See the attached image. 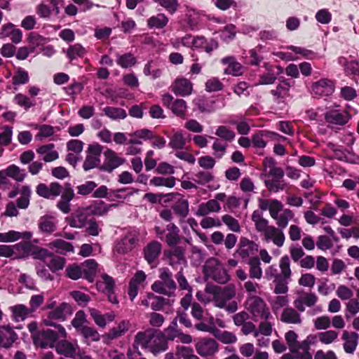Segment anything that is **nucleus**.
<instances>
[{
    "instance_id": "f257e3e1",
    "label": "nucleus",
    "mask_w": 359,
    "mask_h": 359,
    "mask_svg": "<svg viewBox=\"0 0 359 359\" xmlns=\"http://www.w3.org/2000/svg\"><path fill=\"white\" fill-rule=\"evenodd\" d=\"M251 219L263 242L272 243L278 248L284 245L285 236L283 230L270 225L269 221L263 217V213L261 211L255 210L252 214Z\"/></svg>"
},
{
    "instance_id": "f03ea898",
    "label": "nucleus",
    "mask_w": 359,
    "mask_h": 359,
    "mask_svg": "<svg viewBox=\"0 0 359 359\" xmlns=\"http://www.w3.org/2000/svg\"><path fill=\"white\" fill-rule=\"evenodd\" d=\"M245 309L253 321L266 325L273 330L274 318L262 298L256 295L249 296L245 301Z\"/></svg>"
},
{
    "instance_id": "7ed1b4c3",
    "label": "nucleus",
    "mask_w": 359,
    "mask_h": 359,
    "mask_svg": "<svg viewBox=\"0 0 359 359\" xmlns=\"http://www.w3.org/2000/svg\"><path fill=\"white\" fill-rule=\"evenodd\" d=\"M56 302L51 301L46 305V309H50L46 316L43 318V323L46 326L54 327L59 330L60 334L62 337H66L67 332L65 329L57 322L65 320L69 316H72L73 311L72 306L65 302L55 306Z\"/></svg>"
},
{
    "instance_id": "20e7f679",
    "label": "nucleus",
    "mask_w": 359,
    "mask_h": 359,
    "mask_svg": "<svg viewBox=\"0 0 359 359\" xmlns=\"http://www.w3.org/2000/svg\"><path fill=\"white\" fill-rule=\"evenodd\" d=\"M206 292L212 296L211 301L215 306L225 309L229 313H233L237 310L238 305L235 301L227 304V302L236 295L234 286L226 285L223 287L218 286L207 287Z\"/></svg>"
},
{
    "instance_id": "39448f33",
    "label": "nucleus",
    "mask_w": 359,
    "mask_h": 359,
    "mask_svg": "<svg viewBox=\"0 0 359 359\" xmlns=\"http://www.w3.org/2000/svg\"><path fill=\"white\" fill-rule=\"evenodd\" d=\"M280 276L273 280V292L278 294H286L288 292V284L291 280L292 270L290 259L287 255L283 256L279 261Z\"/></svg>"
},
{
    "instance_id": "423d86ee",
    "label": "nucleus",
    "mask_w": 359,
    "mask_h": 359,
    "mask_svg": "<svg viewBox=\"0 0 359 359\" xmlns=\"http://www.w3.org/2000/svg\"><path fill=\"white\" fill-rule=\"evenodd\" d=\"M159 278L160 280L155 281L151 285L152 290L168 296L173 294L177 286L170 270L168 268L161 269Z\"/></svg>"
},
{
    "instance_id": "0eeeda50",
    "label": "nucleus",
    "mask_w": 359,
    "mask_h": 359,
    "mask_svg": "<svg viewBox=\"0 0 359 359\" xmlns=\"http://www.w3.org/2000/svg\"><path fill=\"white\" fill-rule=\"evenodd\" d=\"M203 270L206 276L219 283L224 284L229 280V276L226 271L217 259H208L204 266Z\"/></svg>"
},
{
    "instance_id": "6e6552de",
    "label": "nucleus",
    "mask_w": 359,
    "mask_h": 359,
    "mask_svg": "<svg viewBox=\"0 0 359 359\" xmlns=\"http://www.w3.org/2000/svg\"><path fill=\"white\" fill-rule=\"evenodd\" d=\"M195 348L199 355L210 359L218 351V344L214 339L203 337L195 344Z\"/></svg>"
},
{
    "instance_id": "1a4fd4ad",
    "label": "nucleus",
    "mask_w": 359,
    "mask_h": 359,
    "mask_svg": "<svg viewBox=\"0 0 359 359\" xmlns=\"http://www.w3.org/2000/svg\"><path fill=\"white\" fill-rule=\"evenodd\" d=\"M38 255L43 259L45 264L53 273L62 270L66 260L65 258L49 253L47 250L40 248L37 252Z\"/></svg>"
},
{
    "instance_id": "9d476101",
    "label": "nucleus",
    "mask_w": 359,
    "mask_h": 359,
    "mask_svg": "<svg viewBox=\"0 0 359 359\" xmlns=\"http://www.w3.org/2000/svg\"><path fill=\"white\" fill-rule=\"evenodd\" d=\"M155 231L157 236L161 240L165 241L169 246H175L180 241V230L172 223L168 224L165 230L156 226Z\"/></svg>"
},
{
    "instance_id": "9b49d317",
    "label": "nucleus",
    "mask_w": 359,
    "mask_h": 359,
    "mask_svg": "<svg viewBox=\"0 0 359 359\" xmlns=\"http://www.w3.org/2000/svg\"><path fill=\"white\" fill-rule=\"evenodd\" d=\"M317 302L318 297L315 293L299 291L297 297L294 300L293 304L299 312H304L306 307L311 308L316 305Z\"/></svg>"
},
{
    "instance_id": "f8f14e48",
    "label": "nucleus",
    "mask_w": 359,
    "mask_h": 359,
    "mask_svg": "<svg viewBox=\"0 0 359 359\" xmlns=\"http://www.w3.org/2000/svg\"><path fill=\"white\" fill-rule=\"evenodd\" d=\"M258 245L248 238L241 240L240 246L236 254L245 262H248L253 257H258L256 253L258 251Z\"/></svg>"
},
{
    "instance_id": "ddd939ff",
    "label": "nucleus",
    "mask_w": 359,
    "mask_h": 359,
    "mask_svg": "<svg viewBox=\"0 0 359 359\" xmlns=\"http://www.w3.org/2000/svg\"><path fill=\"white\" fill-rule=\"evenodd\" d=\"M153 334L154 329L152 328H149L144 331L138 332L136 334L133 344V349L135 351V354L138 356H142V353L139 350V348L141 347L144 349H148Z\"/></svg>"
},
{
    "instance_id": "4468645a",
    "label": "nucleus",
    "mask_w": 359,
    "mask_h": 359,
    "mask_svg": "<svg viewBox=\"0 0 359 359\" xmlns=\"http://www.w3.org/2000/svg\"><path fill=\"white\" fill-rule=\"evenodd\" d=\"M138 241L135 231L128 232L123 238L116 243L114 250L119 254H126L131 251Z\"/></svg>"
},
{
    "instance_id": "2eb2a0df",
    "label": "nucleus",
    "mask_w": 359,
    "mask_h": 359,
    "mask_svg": "<svg viewBox=\"0 0 359 359\" xmlns=\"http://www.w3.org/2000/svg\"><path fill=\"white\" fill-rule=\"evenodd\" d=\"M101 152L102 147L99 144H93L89 145L88 154L83 165V168L86 171L95 168L99 165Z\"/></svg>"
},
{
    "instance_id": "dca6fc26",
    "label": "nucleus",
    "mask_w": 359,
    "mask_h": 359,
    "mask_svg": "<svg viewBox=\"0 0 359 359\" xmlns=\"http://www.w3.org/2000/svg\"><path fill=\"white\" fill-rule=\"evenodd\" d=\"M168 349V341L165 335L160 331L154 329V334L151 339L148 350L154 355L164 352Z\"/></svg>"
},
{
    "instance_id": "f3484780",
    "label": "nucleus",
    "mask_w": 359,
    "mask_h": 359,
    "mask_svg": "<svg viewBox=\"0 0 359 359\" xmlns=\"http://www.w3.org/2000/svg\"><path fill=\"white\" fill-rule=\"evenodd\" d=\"M59 337H62L59 330H52L50 329L43 330L38 335L35 343L41 347H53Z\"/></svg>"
},
{
    "instance_id": "a211bd4d",
    "label": "nucleus",
    "mask_w": 359,
    "mask_h": 359,
    "mask_svg": "<svg viewBox=\"0 0 359 359\" xmlns=\"http://www.w3.org/2000/svg\"><path fill=\"white\" fill-rule=\"evenodd\" d=\"M241 332L245 335L252 334L255 337H258L260 335L271 336L273 330L266 325L259 323L257 327L253 323L248 321L242 325Z\"/></svg>"
},
{
    "instance_id": "6ab92c4d",
    "label": "nucleus",
    "mask_w": 359,
    "mask_h": 359,
    "mask_svg": "<svg viewBox=\"0 0 359 359\" xmlns=\"http://www.w3.org/2000/svg\"><path fill=\"white\" fill-rule=\"evenodd\" d=\"M61 199L57 204V208L63 213L67 214L70 211V201L74 197V190L70 184L67 183L61 192Z\"/></svg>"
},
{
    "instance_id": "aec40b11",
    "label": "nucleus",
    "mask_w": 359,
    "mask_h": 359,
    "mask_svg": "<svg viewBox=\"0 0 359 359\" xmlns=\"http://www.w3.org/2000/svg\"><path fill=\"white\" fill-rule=\"evenodd\" d=\"M172 90L176 95L187 96L191 93L192 83L186 78L180 77L175 79L171 86Z\"/></svg>"
},
{
    "instance_id": "412c9836",
    "label": "nucleus",
    "mask_w": 359,
    "mask_h": 359,
    "mask_svg": "<svg viewBox=\"0 0 359 359\" xmlns=\"http://www.w3.org/2000/svg\"><path fill=\"white\" fill-rule=\"evenodd\" d=\"M191 313L192 317L196 320L201 321L195 325V328L198 331L202 332H210L211 326L206 323L202 321L203 319V309L202 306L198 303H194L191 304Z\"/></svg>"
},
{
    "instance_id": "4be33fe9",
    "label": "nucleus",
    "mask_w": 359,
    "mask_h": 359,
    "mask_svg": "<svg viewBox=\"0 0 359 359\" xmlns=\"http://www.w3.org/2000/svg\"><path fill=\"white\" fill-rule=\"evenodd\" d=\"M169 264L180 269L187 263L184 250L180 247H173L168 253Z\"/></svg>"
},
{
    "instance_id": "5701e85b",
    "label": "nucleus",
    "mask_w": 359,
    "mask_h": 359,
    "mask_svg": "<svg viewBox=\"0 0 359 359\" xmlns=\"http://www.w3.org/2000/svg\"><path fill=\"white\" fill-rule=\"evenodd\" d=\"M341 339L344 341L343 344L344 351L347 353H353L358 344L359 334L355 332L344 330Z\"/></svg>"
},
{
    "instance_id": "b1692460",
    "label": "nucleus",
    "mask_w": 359,
    "mask_h": 359,
    "mask_svg": "<svg viewBox=\"0 0 359 359\" xmlns=\"http://www.w3.org/2000/svg\"><path fill=\"white\" fill-rule=\"evenodd\" d=\"M105 156L106 158L102 165V170L108 172H112L125 162L124 158L119 157L112 151H107Z\"/></svg>"
},
{
    "instance_id": "393cba45",
    "label": "nucleus",
    "mask_w": 359,
    "mask_h": 359,
    "mask_svg": "<svg viewBox=\"0 0 359 359\" xmlns=\"http://www.w3.org/2000/svg\"><path fill=\"white\" fill-rule=\"evenodd\" d=\"M312 93L318 96H327L334 91V85L332 81L323 79L312 86Z\"/></svg>"
},
{
    "instance_id": "a878e982",
    "label": "nucleus",
    "mask_w": 359,
    "mask_h": 359,
    "mask_svg": "<svg viewBox=\"0 0 359 359\" xmlns=\"http://www.w3.org/2000/svg\"><path fill=\"white\" fill-rule=\"evenodd\" d=\"M18 339L17 334L11 326H3L0 327V345L8 348Z\"/></svg>"
},
{
    "instance_id": "bb28decb",
    "label": "nucleus",
    "mask_w": 359,
    "mask_h": 359,
    "mask_svg": "<svg viewBox=\"0 0 359 359\" xmlns=\"http://www.w3.org/2000/svg\"><path fill=\"white\" fill-rule=\"evenodd\" d=\"M220 138H216L212 144L213 155L221 158L226 153L228 143L233 139L234 136H219Z\"/></svg>"
},
{
    "instance_id": "cd10ccee",
    "label": "nucleus",
    "mask_w": 359,
    "mask_h": 359,
    "mask_svg": "<svg viewBox=\"0 0 359 359\" xmlns=\"http://www.w3.org/2000/svg\"><path fill=\"white\" fill-rule=\"evenodd\" d=\"M10 37L12 42L19 43L22 41V34L20 29H17L11 24H7L2 27L0 32V39Z\"/></svg>"
},
{
    "instance_id": "c85d7f7f",
    "label": "nucleus",
    "mask_w": 359,
    "mask_h": 359,
    "mask_svg": "<svg viewBox=\"0 0 359 359\" xmlns=\"http://www.w3.org/2000/svg\"><path fill=\"white\" fill-rule=\"evenodd\" d=\"M116 207L117 204L108 205L103 201H97L89 205L87 210L91 215L100 217L107 215L111 208Z\"/></svg>"
},
{
    "instance_id": "c756f323",
    "label": "nucleus",
    "mask_w": 359,
    "mask_h": 359,
    "mask_svg": "<svg viewBox=\"0 0 359 359\" xmlns=\"http://www.w3.org/2000/svg\"><path fill=\"white\" fill-rule=\"evenodd\" d=\"M161 251V245L157 241H152L144 250V258L151 265L158 259Z\"/></svg>"
},
{
    "instance_id": "7c9ffc66",
    "label": "nucleus",
    "mask_w": 359,
    "mask_h": 359,
    "mask_svg": "<svg viewBox=\"0 0 359 359\" xmlns=\"http://www.w3.org/2000/svg\"><path fill=\"white\" fill-rule=\"evenodd\" d=\"M137 192L138 190L133 188H123L111 190L109 191L107 199L111 202L123 201Z\"/></svg>"
},
{
    "instance_id": "2f4dec72",
    "label": "nucleus",
    "mask_w": 359,
    "mask_h": 359,
    "mask_svg": "<svg viewBox=\"0 0 359 359\" xmlns=\"http://www.w3.org/2000/svg\"><path fill=\"white\" fill-rule=\"evenodd\" d=\"M32 236L30 231L19 232L16 231H9L5 233H0V242L9 243L14 242L20 238L24 240H29Z\"/></svg>"
},
{
    "instance_id": "473e14b6",
    "label": "nucleus",
    "mask_w": 359,
    "mask_h": 359,
    "mask_svg": "<svg viewBox=\"0 0 359 359\" xmlns=\"http://www.w3.org/2000/svg\"><path fill=\"white\" fill-rule=\"evenodd\" d=\"M325 119L331 125L343 126L348 121L349 116L346 111L334 110L327 113Z\"/></svg>"
},
{
    "instance_id": "72a5a7b5",
    "label": "nucleus",
    "mask_w": 359,
    "mask_h": 359,
    "mask_svg": "<svg viewBox=\"0 0 359 359\" xmlns=\"http://www.w3.org/2000/svg\"><path fill=\"white\" fill-rule=\"evenodd\" d=\"M299 311L292 307H286L280 315V320L288 324H301L302 318Z\"/></svg>"
},
{
    "instance_id": "f704fd0d",
    "label": "nucleus",
    "mask_w": 359,
    "mask_h": 359,
    "mask_svg": "<svg viewBox=\"0 0 359 359\" xmlns=\"http://www.w3.org/2000/svg\"><path fill=\"white\" fill-rule=\"evenodd\" d=\"M77 348L76 344L66 340H61L56 344L57 352L69 358H74Z\"/></svg>"
},
{
    "instance_id": "c9c22d12",
    "label": "nucleus",
    "mask_w": 359,
    "mask_h": 359,
    "mask_svg": "<svg viewBox=\"0 0 359 359\" xmlns=\"http://www.w3.org/2000/svg\"><path fill=\"white\" fill-rule=\"evenodd\" d=\"M89 313L97 325L100 327H104L107 323L114 320L115 315L113 313L102 314L95 309H89Z\"/></svg>"
},
{
    "instance_id": "e433bc0d",
    "label": "nucleus",
    "mask_w": 359,
    "mask_h": 359,
    "mask_svg": "<svg viewBox=\"0 0 359 359\" xmlns=\"http://www.w3.org/2000/svg\"><path fill=\"white\" fill-rule=\"evenodd\" d=\"M221 209L220 205L216 200H209L206 203H202L199 205L196 215L205 216L211 212H218Z\"/></svg>"
},
{
    "instance_id": "4c0bfd02",
    "label": "nucleus",
    "mask_w": 359,
    "mask_h": 359,
    "mask_svg": "<svg viewBox=\"0 0 359 359\" xmlns=\"http://www.w3.org/2000/svg\"><path fill=\"white\" fill-rule=\"evenodd\" d=\"M49 248L54 250L57 253L66 255L67 252H73V245L62 239H56L48 244Z\"/></svg>"
},
{
    "instance_id": "58836bf2",
    "label": "nucleus",
    "mask_w": 359,
    "mask_h": 359,
    "mask_svg": "<svg viewBox=\"0 0 359 359\" xmlns=\"http://www.w3.org/2000/svg\"><path fill=\"white\" fill-rule=\"evenodd\" d=\"M57 219L50 215H44L39 220V227L43 233H52L56 229Z\"/></svg>"
},
{
    "instance_id": "ea45409f",
    "label": "nucleus",
    "mask_w": 359,
    "mask_h": 359,
    "mask_svg": "<svg viewBox=\"0 0 359 359\" xmlns=\"http://www.w3.org/2000/svg\"><path fill=\"white\" fill-rule=\"evenodd\" d=\"M54 145L49 144L39 147L36 151L43 156L42 159L46 162H51L58 158V153L53 149Z\"/></svg>"
},
{
    "instance_id": "a19ab883",
    "label": "nucleus",
    "mask_w": 359,
    "mask_h": 359,
    "mask_svg": "<svg viewBox=\"0 0 359 359\" xmlns=\"http://www.w3.org/2000/svg\"><path fill=\"white\" fill-rule=\"evenodd\" d=\"M222 62L224 65H227V67L224 70L225 74H232L233 76H239L242 74V67L238 62L236 61L234 57H224L222 60Z\"/></svg>"
},
{
    "instance_id": "79ce46f5",
    "label": "nucleus",
    "mask_w": 359,
    "mask_h": 359,
    "mask_svg": "<svg viewBox=\"0 0 359 359\" xmlns=\"http://www.w3.org/2000/svg\"><path fill=\"white\" fill-rule=\"evenodd\" d=\"M81 267L82 268L84 278L92 282L97 272V262L94 259H88L81 265Z\"/></svg>"
},
{
    "instance_id": "37998d69",
    "label": "nucleus",
    "mask_w": 359,
    "mask_h": 359,
    "mask_svg": "<svg viewBox=\"0 0 359 359\" xmlns=\"http://www.w3.org/2000/svg\"><path fill=\"white\" fill-rule=\"evenodd\" d=\"M13 318L15 321H23L27 317L32 316V311L23 304H18L11 307Z\"/></svg>"
},
{
    "instance_id": "c03bdc74",
    "label": "nucleus",
    "mask_w": 359,
    "mask_h": 359,
    "mask_svg": "<svg viewBox=\"0 0 359 359\" xmlns=\"http://www.w3.org/2000/svg\"><path fill=\"white\" fill-rule=\"evenodd\" d=\"M130 323L128 320H122L116 327L109 330L107 333V337L109 339H115L124 335L129 330Z\"/></svg>"
},
{
    "instance_id": "a18cd8bd",
    "label": "nucleus",
    "mask_w": 359,
    "mask_h": 359,
    "mask_svg": "<svg viewBox=\"0 0 359 359\" xmlns=\"http://www.w3.org/2000/svg\"><path fill=\"white\" fill-rule=\"evenodd\" d=\"M248 264L249 276L250 278L260 280L262 277V269L261 268L260 259L259 257H253L247 262Z\"/></svg>"
},
{
    "instance_id": "49530a36",
    "label": "nucleus",
    "mask_w": 359,
    "mask_h": 359,
    "mask_svg": "<svg viewBox=\"0 0 359 359\" xmlns=\"http://www.w3.org/2000/svg\"><path fill=\"white\" fill-rule=\"evenodd\" d=\"M265 184L268 190L273 193L283 191L287 187V183L285 182L284 177L281 179L269 177V179L265 181Z\"/></svg>"
},
{
    "instance_id": "de8ad7c7",
    "label": "nucleus",
    "mask_w": 359,
    "mask_h": 359,
    "mask_svg": "<svg viewBox=\"0 0 359 359\" xmlns=\"http://www.w3.org/2000/svg\"><path fill=\"white\" fill-rule=\"evenodd\" d=\"M2 173L8 175L9 177L18 182H22L27 175L24 169H21L14 164L4 169V172Z\"/></svg>"
},
{
    "instance_id": "09e8293b",
    "label": "nucleus",
    "mask_w": 359,
    "mask_h": 359,
    "mask_svg": "<svg viewBox=\"0 0 359 359\" xmlns=\"http://www.w3.org/2000/svg\"><path fill=\"white\" fill-rule=\"evenodd\" d=\"M204 41L205 39L203 37L193 39L190 35H187L183 38L177 40L175 42L174 46H175V48H179L180 45L187 47L194 46L198 48L203 45Z\"/></svg>"
},
{
    "instance_id": "8fccbe9b",
    "label": "nucleus",
    "mask_w": 359,
    "mask_h": 359,
    "mask_svg": "<svg viewBox=\"0 0 359 359\" xmlns=\"http://www.w3.org/2000/svg\"><path fill=\"white\" fill-rule=\"evenodd\" d=\"M189 206L188 201L183 198H180L172 205V209L178 216L184 219L189 214Z\"/></svg>"
},
{
    "instance_id": "3c124183",
    "label": "nucleus",
    "mask_w": 359,
    "mask_h": 359,
    "mask_svg": "<svg viewBox=\"0 0 359 359\" xmlns=\"http://www.w3.org/2000/svg\"><path fill=\"white\" fill-rule=\"evenodd\" d=\"M310 349V346L302 341L296 346L294 351H290V352L295 354L297 359H313Z\"/></svg>"
},
{
    "instance_id": "603ef678",
    "label": "nucleus",
    "mask_w": 359,
    "mask_h": 359,
    "mask_svg": "<svg viewBox=\"0 0 359 359\" xmlns=\"http://www.w3.org/2000/svg\"><path fill=\"white\" fill-rule=\"evenodd\" d=\"M265 166L269 168L268 177L281 179L284 177V171L280 167L276 165L275 160L273 158L266 159Z\"/></svg>"
},
{
    "instance_id": "864d4df0",
    "label": "nucleus",
    "mask_w": 359,
    "mask_h": 359,
    "mask_svg": "<svg viewBox=\"0 0 359 359\" xmlns=\"http://www.w3.org/2000/svg\"><path fill=\"white\" fill-rule=\"evenodd\" d=\"M114 279L107 274L102 275L101 279L97 283V289L103 293L114 290Z\"/></svg>"
},
{
    "instance_id": "5fc2aeb1",
    "label": "nucleus",
    "mask_w": 359,
    "mask_h": 359,
    "mask_svg": "<svg viewBox=\"0 0 359 359\" xmlns=\"http://www.w3.org/2000/svg\"><path fill=\"white\" fill-rule=\"evenodd\" d=\"M149 184L154 187L172 188L175 185V178L172 176L168 177H154L150 180Z\"/></svg>"
},
{
    "instance_id": "6e6d98bb",
    "label": "nucleus",
    "mask_w": 359,
    "mask_h": 359,
    "mask_svg": "<svg viewBox=\"0 0 359 359\" xmlns=\"http://www.w3.org/2000/svg\"><path fill=\"white\" fill-rule=\"evenodd\" d=\"M136 58L131 53H125L123 55H116V62L122 68H129L136 64Z\"/></svg>"
},
{
    "instance_id": "4d7b16f0",
    "label": "nucleus",
    "mask_w": 359,
    "mask_h": 359,
    "mask_svg": "<svg viewBox=\"0 0 359 359\" xmlns=\"http://www.w3.org/2000/svg\"><path fill=\"white\" fill-rule=\"evenodd\" d=\"M67 57L70 60L76 59L77 57H82L86 54L85 48L79 43L70 46L66 50Z\"/></svg>"
},
{
    "instance_id": "13d9d810",
    "label": "nucleus",
    "mask_w": 359,
    "mask_h": 359,
    "mask_svg": "<svg viewBox=\"0 0 359 359\" xmlns=\"http://www.w3.org/2000/svg\"><path fill=\"white\" fill-rule=\"evenodd\" d=\"M339 333L332 330L318 333V340L323 344H330L337 341Z\"/></svg>"
},
{
    "instance_id": "bf43d9fd",
    "label": "nucleus",
    "mask_w": 359,
    "mask_h": 359,
    "mask_svg": "<svg viewBox=\"0 0 359 359\" xmlns=\"http://www.w3.org/2000/svg\"><path fill=\"white\" fill-rule=\"evenodd\" d=\"M294 217V213L291 210L285 209L283 212L278 216V218L275 219L278 227L283 230L285 229L290 220Z\"/></svg>"
},
{
    "instance_id": "052dcab7",
    "label": "nucleus",
    "mask_w": 359,
    "mask_h": 359,
    "mask_svg": "<svg viewBox=\"0 0 359 359\" xmlns=\"http://www.w3.org/2000/svg\"><path fill=\"white\" fill-rule=\"evenodd\" d=\"M14 252L16 256H27L32 252V245L27 241L20 242L14 245Z\"/></svg>"
},
{
    "instance_id": "680f3d73",
    "label": "nucleus",
    "mask_w": 359,
    "mask_h": 359,
    "mask_svg": "<svg viewBox=\"0 0 359 359\" xmlns=\"http://www.w3.org/2000/svg\"><path fill=\"white\" fill-rule=\"evenodd\" d=\"M168 22V18L164 14H158L155 16L151 17L148 21L147 24L150 27L155 28H163L165 27Z\"/></svg>"
},
{
    "instance_id": "e2e57ef3",
    "label": "nucleus",
    "mask_w": 359,
    "mask_h": 359,
    "mask_svg": "<svg viewBox=\"0 0 359 359\" xmlns=\"http://www.w3.org/2000/svg\"><path fill=\"white\" fill-rule=\"evenodd\" d=\"M339 63L345 67V70L347 73L359 75V62L356 61H351L348 62L346 59L344 57L339 58Z\"/></svg>"
},
{
    "instance_id": "0e129e2a",
    "label": "nucleus",
    "mask_w": 359,
    "mask_h": 359,
    "mask_svg": "<svg viewBox=\"0 0 359 359\" xmlns=\"http://www.w3.org/2000/svg\"><path fill=\"white\" fill-rule=\"evenodd\" d=\"M29 80L28 72L21 68H18L12 78V83L14 86L23 85Z\"/></svg>"
},
{
    "instance_id": "69168bd1",
    "label": "nucleus",
    "mask_w": 359,
    "mask_h": 359,
    "mask_svg": "<svg viewBox=\"0 0 359 359\" xmlns=\"http://www.w3.org/2000/svg\"><path fill=\"white\" fill-rule=\"evenodd\" d=\"M170 109L175 115L183 117L187 111L186 102L182 99H177L171 104Z\"/></svg>"
},
{
    "instance_id": "338daca9",
    "label": "nucleus",
    "mask_w": 359,
    "mask_h": 359,
    "mask_svg": "<svg viewBox=\"0 0 359 359\" xmlns=\"http://www.w3.org/2000/svg\"><path fill=\"white\" fill-rule=\"evenodd\" d=\"M31 190L29 187L24 186L21 189L22 196L18 198L17 205L20 208H27L29 204Z\"/></svg>"
},
{
    "instance_id": "774afa93",
    "label": "nucleus",
    "mask_w": 359,
    "mask_h": 359,
    "mask_svg": "<svg viewBox=\"0 0 359 359\" xmlns=\"http://www.w3.org/2000/svg\"><path fill=\"white\" fill-rule=\"evenodd\" d=\"M80 331L83 337L87 340L98 341L100 339V335L98 332L91 327H82Z\"/></svg>"
}]
</instances>
